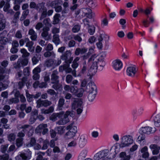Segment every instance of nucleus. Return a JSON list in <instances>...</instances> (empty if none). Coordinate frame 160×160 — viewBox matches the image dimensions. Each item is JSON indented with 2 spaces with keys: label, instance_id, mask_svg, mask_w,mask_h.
I'll return each instance as SVG.
<instances>
[{
  "label": "nucleus",
  "instance_id": "nucleus-1",
  "mask_svg": "<svg viewBox=\"0 0 160 160\" xmlns=\"http://www.w3.org/2000/svg\"><path fill=\"white\" fill-rule=\"evenodd\" d=\"M121 142L120 144H115L111 148L110 151L113 154V157H115L116 155L120 152V148H123L129 146L133 143V140L132 137L130 135H125L121 139Z\"/></svg>",
  "mask_w": 160,
  "mask_h": 160
},
{
  "label": "nucleus",
  "instance_id": "nucleus-2",
  "mask_svg": "<svg viewBox=\"0 0 160 160\" xmlns=\"http://www.w3.org/2000/svg\"><path fill=\"white\" fill-rule=\"evenodd\" d=\"M110 153L112 154V156L108 155L109 151L108 149H105L100 151L94 154L93 157V159L94 160H109L112 158L113 154H112L110 152Z\"/></svg>",
  "mask_w": 160,
  "mask_h": 160
},
{
  "label": "nucleus",
  "instance_id": "nucleus-3",
  "mask_svg": "<svg viewBox=\"0 0 160 160\" xmlns=\"http://www.w3.org/2000/svg\"><path fill=\"white\" fill-rule=\"evenodd\" d=\"M66 130H68L64 135V138L66 139H69L74 137L77 132V127L72 123L68 125L66 127Z\"/></svg>",
  "mask_w": 160,
  "mask_h": 160
},
{
  "label": "nucleus",
  "instance_id": "nucleus-4",
  "mask_svg": "<svg viewBox=\"0 0 160 160\" xmlns=\"http://www.w3.org/2000/svg\"><path fill=\"white\" fill-rule=\"evenodd\" d=\"M96 62L97 66L98 65L101 68H102L105 65L104 60L98 58L96 54L92 55L88 60V62Z\"/></svg>",
  "mask_w": 160,
  "mask_h": 160
},
{
  "label": "nucleus",
  "instance_id": "nucleus-5",
  "mask_svg": "<svg viewBox=\"0 0 160 160\" xmlns=\"http://www.w3.org/2000/svg\"><path fill=\"white\" fill-rule=\"evenodd\" d=\"M73 115L72 112L67 111L65 113H64L62 116L60 118V119L56 122V124L58 125L65 124L69 122V119L68 118V115L72 116Z\"/></svg>",
  "mask_w": 160,
  "mask_h": 160
},
{
  "label": "nucleus",
  "instance_id": "nucleus-6",
  "mask_svg": "<svg viewBox=\"0 0 160 160\" xmlns=\"http://www.w3.org/2000/svg\"><path fill=\"white\" fill-rule=\"evenodd\" d=\"M48 125L47 124L42 123L38 125L35 128V133L40 135L41 133L45 135L48 133V129L47 128Z\"/></svg>",
  "mask_w": 160,
  "mask_h": 160
},
{
  "label": "nucleus",
  "instance_id": "nucleus-7",
  "mask_svg": "<svg viewBox=\"0 0 160 160\" xmlns=\"http://www.w3.org/2000/svg\"><path fill=\"white\" fill-rule=\"evenodd\" d=\"M38 7L37 10L38 12L41 13L40 19L41 20L47 16V9L45 6L44 2H42L38 3Z\"/></svg>",
  "mask_w": 160,
  "mask_h": 160
},
{
  "label": "nucleus",
  "instance_id": "nucleus-8",
  "mask_svg": "<svg viewBox=\"0 0 160 160\" xmlns=\"http://www.w3.org/2000/svg\"><path fill=\"white\" fill-rule=\"evenodd\" d=\"M71 51L67 50L61 56V59L64 61L66 63L70 64L73 59V57H71Z\"/></svg>",
  "mask_w": 160,
  "mask_h": 160
},
{
  "label": "nucleus",
  "instance_id": "nucleus-9",
  "mask_svg": "<svg viewBox=\"0 0 160 160\" xmlns=\"http://www.w3.org/2000/svg\"><path fill=\"white\" fill-rule=\"evenodd\" d=\"M92 64L90 68L88 70L87 75L89 76V79H91L92 77L94 76L97 72L98 69V66H97V63L92 62Z\"/></svg>",
  "mask_w": 160,
  "mask_h": 160
},
{
  "label": "nucleus",
  "instance_id": "nucleus-10",
  "mask_svg": "<svg viewBox=\"0 0 160 160\" xmlns=\"http://www.w3.org/2000/svg\"><path fill=\"white\" fill-rule=\"evenodd\" d=\"M37 103V108H39L41 107H46L52 104L51 101H48V100H42L40 98L37 100L36 102Z\"/></svg>",
  "mask_w": 160,
  "mask_h": 160
},
{
  "label": "nucleus",
  "instance_id": "nucleus-11",
  "mask_svg": "<svg viewBox=\"0 0 160 160\" xmlns=\"http://www.w3.org/2000/svg\"><path fill=\"white\" fill-rule=\"evenodd\" d=\"M28 62V59L25 58L24 59L19 58L18 59L17 63L14 64V67L15 68H18L26 66Z\"/></svg>",
  "mask_w": 160,
  "mask_h": 160
},
{
  "label": "nucleus",
  "instance_id": "nucleus-12",
  "mask_svg": "<svg viewBox=\"0 0 160 160\" xmlns=\"http://www.w3.org/2000/svg\"><path fill=\"white\" fill-rule=\"evenodd\" d=\"M112 63L113 68L116 71H120L122 67V62L121 60L118 59L113 60L112 62Z\"/></svg>",
  "mask_w": 160,
  "mask_h": 160
},
{
  "label": "nucleus",
  "instance_id": "nucleus-13",
  "mask_svg": "<svg viewBox=\"0 0 160 160\" xmlns=\"http://www.w3.org/2000/svg\"><path fill=\"white\" fill-rule=\"evenodd\" d=\"M156 131L155 128H152L150 127H142L140 129V132L143 133L149 134L154 133Z\"/></svg>",
  "mask_w": 160,
  "mask_h": 160
},
{
  "label": "nucleus",
  "instance_id": "nucleus-14",
  "mask_svg": "<svg viewBox=\"0 0 160 160\" xmlns=\"http://www.w3.org/2000/svg\"><path fill=\"white\" fill-rule=\"evenodd\" d=\"M82 102L80 98H74L72 103V109L73 110L76 108L81 107L82 106Z\"/></svg>",
  "mask_w": 160,
  "mask_h": 160
},
{
  "label": "nucleus",
  "instance_id": "nucleus-15",
  "mask_svg": "<svg viewBox=\"0 0 160 160\" xmlns=\"http://www.w3.org/2000/svg\"><path fill=\"white\" fill-rule=\"evenodd\" d=\"M88 93H97V88L94 83L90 81L86 86Z\"/></svg>",
  "mask_w": 160,
  "mask_h": 160
},
{
  "label": "nucleus",
  "instance_id": "nucleus-16",
  "mask_svg": "<svg viewBox=\"0 0 160 160\" xmlns=\"http://www.w3.org/2000/svg\"><path fill=\"white\" fill-rule=\"evenodd\" d=\"M50 28L48 27H44L42 29L41 36L46 40H48L50 39V35H49L48 31Z\"/></svg>",
  "mask_w": 160,
  "mask_h": 160
},
{
  "label": "nucleus",
  "instance_id": "nucleus-17",
  "mask_svg": "<svg viewBox=\"0 0 160 160\" xmlns=\"http://www.w3.org/2000/svg\"><path fill=\"white\" fill-rule=\"evenodd\" d=\"M58 72L57 70L53 71L51 75V83L54 84L56 82H59V76H58Z\"/></svg>",
  "mask_w": 160,
  "mask_h": 160
},
{
  "label": "nucleus",
  "instance_id": "nucleus-18",
  "mask_svg": "<svg viewBox=\"0 0 160 160\" xmlns=\"http://www.w3.org/2000/svg\"><path fill=\"white\" fill-rule=\"evenodd\" d=\"M69 64L66 63L63 65H61L59 67V71L62 72L65 70L66 73H70L72 72V69L70 67Z\"/></svg>",
  "mask_w": 160,
  "mask_h": 160
},
{
  "label": "nucleus",
  "instance_id": "nucleus-19",
  "mask_svg": "<svg viewBox=\"0 0 160 160\" xmlns=\"http://www.w3.org/2000/svg\"><path fill=\"white\" fill-rule=\"evenodd\" d=\"M64 114V112L62 111L59 113H53L50 117V119L52 121H55L58 118H61Z\"/></svg>",
  "mask_w": 160,
  "mask_h": 160
},
{
  "label": "nucleus",
  "instance_id": "nucleus-20",
  "mask_svg": "<svg viewBox=\"0 0 160 160\" xmlns=\"http://www.w3.org/2000/svg\"><path fill=\"white\" fill-rule=\"evenodd\" d=\"M149 148L152 150L153 155H157L159 152L160 147L157 144H151L149 146Z\"/></svg>",
  "mask_w": 160,
  "mask_h": 160
},
{
  "label": "nucleus",
  "instance_id": "nucleus-21",
  "mask_svg": "<svg viewBox=\"0 0 160 160\" xmlns=\"http://www.w3.org/2000/svg\"><path fill=\"white\" fill-rule=\"evenodd\" d=\"M136 72V68L134 67H129L127 68V74L130 76H134Z\"/></svg>",
  "mask_w": 160,
  "mask_h": 160
},
{
  "label": "nucleus",
  "instance_id": "nucleus-22",
  "mask_svg": "<svg viewBox=\"0 0 160 160\" xmlns=\"http://www.w3.org/2000/svg\"><path fill=\"white\" fill-rule=\"evenodd\" d=\"M28 34L30 36V38L32 41H36L37 35L36 32L32 29H30L28 32Z\"/></svg>",
  "mask_w": 160,
  "mask_h": 160
},
{
  "label": "nucleus",
  "instance_id": "nucleus-23",
  "mask_svg": "<svg viewBox=\"0 0 160 160\" xmlns=\"http://www.w3.org/2000/svg\"><path fill=\"white\" fill-rule=\"evenodd\" d=\"M34 43L32 41L26 43V46L28 48L29 51L31 52H33L35 50V47L33 46Z\"/></svg>",
  "mask_w": 160,
  "mask_h": 160
},
{
  "label": "nucleus",
  "instance_id": "nucleus-24",
  "mask_svg": "<svg viewBox=\"0 0 160 160\" xmlns=\"http://www.w3.org/2000/svg\"><path fill=\"white\" fill-rule=\"evenodd\" d=\"M41 55L39 53L36 54L32 58V60L33 65L36 64L40 60Z\"/></svg>",
  "mask_w": 160,
  "mask_h": 160
},
{
  "label": "nucleus",
  "instance_id": "nucleus-25",
  "mask_svg": "<svg viewBox=\"0 0 160 160\" xmlns=\"http://www.w3.org/2000/svg\"><path fill=\"white\" fill-rule=\"evenodd\" d=\"M154 124L156 127H160V115L158 114L153 117Z\"/></svg>",
  "mask_w": 160,
  "mask_h": 160
},
{
  "label": "nucleus",
  "instance_id": "nucleus-26",
  "mask_svg": "<svg viewBox=\"0 0 160 160\" xmlns=\"http://www.w3.org/2000/svg\"><path fill=\"white\" fill-rule=\"evenodd\" d=\"M87 51V49L85 48H77L75 52V54L76 55H78L80 53L81 54L86 53Z\"/></svg>",
  "mask_w": 160,
  "mask_h": 160
},
{
  "label": "nucleus",
  "instance_id": "nucleus-27",
  "mask_svg": "<svg viewBox=\"0 0 160 160\" xmlns=\"http://www.w3.org/2000/svg\"><path fill=\"white\" fill-rule=\"evenodd\" d=\"M28 157L25 153H20L15 157L16 160H26Z\"/></svg>",
  "mask_w": 160,
  "mask_h": 160
},
{
  "label": "nucleus",
  "instance_id": "nucleus-28",
  "mask_svg": "<svg viewBox=\"0 0 160 160\" xmlns=\"http://www.w3.org/2000/svg\"><path fill=\"white\" fill-rule=\"evenodd\" d=\"M52 41L56 46L60 43V40L58 34H54L53 36Z\"/></svg>",
  "mask_w": 160,
  "mask_h": 160
},
{
  "label": "nucleus",
  "instance_id": "nucleus-29",
  "mask_svg": "<svg viewBox=\"0 0 160 160\" xmlns=\"http://www.w3.org/2000/svg\"><path fill=\"white\" fill-rule=\"evenodd\" d=\"M53 85L52 86V88L56 91H61L62 90V85L59 83V82H56L53 84Z\"/></svg>",
  "mask_w": 160,
  "mask_h": 160
},
{
  "label": "nucleus",
  "instance_id": "nucleus-30",
  "mask_svg": "<svg viewBox=\"0 0 160 160\" xmlns=\"http://www.w3.org/2000/svg\"><path fill=\"white\" fill-rule=\"evenodd\" d=\"M119 157L122 160H129L130 158V156L127 155L125 152H122L119 154Z\"/></svg>",
  "mask_w": 160,
  "mask_h": 160
},
{
  "label": "nucleus",
  "instance_id": "nucleus-31",
  "mask_svg": "<svg viewBox=\"0 0 160 160\" xmlns=\"http://www.w3.org/2000/svg\"><path fill=\"white\" fill-rule=\"evenodd\" d=\"M85 15L87 17L90 18H92L93 14H92V10L89 8H86L84 10Z\"/></svg>",
  "mask_w": 160,
  "mask_h": 160
},
{
  "label": "nucleus",
  "instance_id": "nucleus-32",
  "mask_svg": "<svg viewBox=\"0 0 160 160\" xmlns=\"http://www.w3.org/2000/svg\"><path fill=\"white\" fill-rule=\"evenodd\" d=\"M54 111V108L52 106H51L47 109H41V113L42 114H48Z\"/></svg>",
  "mask_w": 160,
  "mask_h": 160
},
{
  "label": "nucleus",
  "instance_id": "nucleus-33",
  "mask_svg": "<svg viewBox=\"0 0 160 160\" xmlns=\"http://www.w3.org/2000/svg\"><path fill=\"white\" fill-rule=\"evenodd\" d=\"M88 68V66L87 64L86 61H85L82 64L80 73L82 74H85L87 71Z\"/></svg>",
  "mask_w": 160,
  "mask_h": 160
},
{
  "label": "nucleus",
  "instance_id": "nucleus-34",
  "mask_svg": "<svg viewBox=\"0 0 160 160\" xmlns=\"http://www.w3.org/2000/svg\"><path fill=\"white\" fill-rule=\"evenodd\" d=\"M44 56L45 58H48L52 57V58H55L56 54L53 51H47L44 54Z\"/></svg>",
  "mask_w": 160,
  "mask_h": 160
},
{
  "label": "nucleus",
  "instance_id": "nucleus-35",
  "mask_svg": "<svg viewBox=\"0 0 160 160\" xmlns=\"http://www.w3.org/2000/svg\"><path fill=\"white\" fill-rule=\"evenodd\" d=\"M54 61L53 59H50L45 61V65L47 67H51L54 65Z\"/></svg>",
  "mask_w": 160,
  "mask_h": 160
},
{
  "label": "nucleus",
  "instance_id": "nucleus-36",
  "mask_svg": "<svg viewBox=\"0 0 160 160\" xmlns=\"http://www.w3.org/2000/svg\"><path fill=\"white\" fill-rule=\"evenodd\" d=\"M56 128L58 133L60 135L64 134L65 131V129L64 126L58 127Z\"/></svg>",
  "mask_w": 160,
  "mask_h": 160
},
{
  "label": "nucleus",
  "instance_id": "nucleus-37",
  "mask_svg": "<svg viewBox=\"0 0 160 160\" xmlns=\"http://www.w3.org/2000/svg\"><path fill=\"white\" fill-rule=\"evenodd\" d=\"M20 52L22 54V57L23 58H26L29 56L30 54L24 48L20 49Z\"/></svg>",
  "mask_w": 160,
  "mask_h": 160
},
{
  "label": "nucleus",
  "instance_id": "nucleus-38",
  "mask_svg": "<svg viewBox=\"0 0 160 160\" xmlns=\"http://www.w3.org/2000/svg\"><path fill=\"white\" fill-rule=\"evenodd\" d=\"M65 100L63 98H60L58 102V108L59 110L62 109L64 104Z\"/></svg>",
  "mask_w": 160,
  "mask_h": 160
},
{
  "label": "nucleus",
  "instance_id": "nucleus-39",
  "mask_svg": "<svg viewBox=\"0 0 160 160\" xmlns=\"http://www.w3.org/2000/svg\"><path fill=\"white\" fill-rule=\"evenodd\" d=\"M29 13V10L27 9L24 10L22 13L21 16L20 18V20L21 21L23 20L26 18Z\"/></svg>",
  "mask_w": 160,
  "mask_h": 160
},
{
  "label": "nucleus",
  "instance_id": "nucleus-40",
  "mask_svg": "<svg viewBox=\"0 0 160 160\" xmlns=\"http://www.w3.org/2000/svg\"><path fill=\"white\" fill-rule=\"evenodd\" d=\"M23 138H18L16 140V145L18 148L21 147L23 144Z\"/></svg>",
  "mask_w": 160,
  "mask_h": 160
},
{
  "label": "nucleus",
  "instance_id": "nucleus-41",
  "mask_svg": "<svg viewBox=\"0 0 160 160\" xmlns=\"http://www.w3.org/2000/svg\"><path fill=\"white\" fill-rule=\"evenodd\" d=\"M27 80V78L26 77H23L21 81H19L18 83V88L21 89L24 86Z\"/></svg>",
  "mask_w": 160,
  "mask_h": 160
},
{
  "label": "nucleus",
  "instance_id": "nucleus-42",
  "mask_svg": "<svg viewBox=\"0 0 160 160\" xmlns=\"http://www.w3.org/2000/svg\"><path fill=\"white\" fill-rule=\"evenodd\" d=\"M38 156L36 160H47V158H43V156L45 155V153L44 152H39L37 154Z\"/></svg>",
  "mask_w": 160,
  "mask_h": 160
},
{
  "label": "nucleus",
  "instance_id": "nucleus-43",
  "mask_svg": "<svg viewBox=\"0 0 160 160\" xmlns=\"http://www.w3.org/2000/svg\"><path fill=\"white\" fill-rule=\"evenodd\" d=\"M36 143V141L35 138L33 137L31 138L30 141V143L27 144L26 146L28 147H31L34 146Z\"/></svg>",
  "mask_w": 160,
  "mask_h": 160
},
{
  "label": "nucleus",
  "instance_id": "nucleus-44",
  "mask_svg": "<svg viewBox=\"0 0 160 160\" xmlns=\"http://www.w3.org/2000/svg\"><path fill=\"white\" fill-rule=\"evenodd\" d=\"M97 93H89L88 99L89 101H92L95 98Z\"/></svg>",
  "mask_w": 160,
  "mask_h": 160
},
{
  "label": "nucleus",
  "instance_id": "nucleus-45",
  "mask_svg": "<svg viewBox=\"0 0 160 160\" xmlns=\"http://www.w3.org/2000/svg\"><path fill=\"white\" fill-rule=\"evenodd\" d=\"M30 127L29 125L26 124L22 126L20 128L22 129L21 131L25 133L26 132L28 131L30 129Z\"/></svg>",
  "mask_w": 160,
  "mask_h": 160
},
{
  "label": "nucleus",
  "instance_id": "nucleus-46",
  "mask_svg": "<svg viewBox=\"0 0 160 160\" xmlns=\"http://www.w3.org/2000/svg\"><path fill=\"white\" fill-rule=\"evenodd\" d=\"M6 21L5 19L0 20V31L3 30L5 28Z\"/></svg>",
  "mask_w": 160,
  "mask_h": 160
},
{
  "label": "nucleus",
  "instance_id": "nucleus-47",
  "mask_svg": "<svg viewBox=\"0 0 160 160\" xmlns=\"http://www.w3.org/2000/svg\"><path fill=\"white\" fill-rule=\"evenodd\" d=\"M86 4L90 8L95 7V4L93 0H87L86 1Z\"/></svg>",
  "mask_w": 160,
  "mask_h": 160
},
{
  "label": "nucleus",
  "instance_id": "nucleus-48",
  "mask_svg": "<svg viewBox=\"0 0 160 160\" xmlns=\"http://www.w3.org/2000/svg\"><path fill=\"white\" fill-rule=\"evenodd\" d=\"M60 17V15L59 14L57 13L55 14L53 17V24H56L58 23L59 21V18Z\"/></svg>",
  "mask_w": 160,
  "mask_h": 160
},
{
  "label": "nucleus",
  "instance_id": "nucleus-49",
  "mask_svg": "<svg viewBox=\"0 0 160 160\" xmlns=\"http://www.w3.org/2000/svg\"><path fill=\"white\" fill-rule=\"evenodd\" d=\"M8 38L4 37H0V43L2 44L5 45L8 42Z\"/></svg>",
  "mask_w": 160,
  "mask_h": 160
},
{
  "label": "nucleus",
  "instance_id": "nucleus-50",
  "mask_svg": "<svg viewBox=\"0 0 160 160\" xmlns=\"http://www.w3.org/2000/svg\"><path fill=\"white\" fill-rule=\"evenodd\" d=\"M43 24L46 26V27H51V24L50 23V20L49 18H47L44 19L43 21Z\"/></svg>",
  "mask_w": 160,
  "mask_h": 160
},
{
  "label": "nucleus",
  "instance_id": "nucleus-51",
  "mask_svg": "<svg viewBox=\"0 0 160 160\" xmlns=\"http://www.w3.org/2000/svg\"><path fill=\"white\" fill-rule=\"evenodd\" d=\"M95 32V27L93 26H90L88 27V32L90 35H93Z\"/></svg>",
  "mask_w": 160,
  "mask_h": 160
},
{
  "label": "nucleus",
  "instance_id": "nucleus-52",
  "mask_svg": "<svg viewBox=\"0 0 160 160\" xmlns=\"http://www.w3.org/2000/svg\"><path fill=\"white\" fill-rule=\"evenodd\" d=\"M80 26L79 25H76L74 26L72 29V31L73 33L78 32L80 30Z\"/></svg>",
  "mask_w": 160,
  "mask_h": 160
},
{
  "label": "nucleus",
  "instance_id": "nucleus-53",
  "mask_svg": "<svg viewBox=\"0 0 160 160\" xmlns=\"http://www.w3.org/2000/svg\"><path fill=\"white\" fill-rule=\"evenodd\" d=\"M8 140L10 142L13 141L15 139L16 136L14 133H12L8 136Z\"/></svg>",
  "mask_w": 160,
  "mask_h": 160
},
{
  "label": "nucleus",
  "instance_id": "nucleus-54",
  "mask_svg": "<svg viewBox=\"0 0 160 160\" xmlns=\"http://www.w3.org/2000/svg\"><path fill=\"white\" fill-rule=\"evenodd\" d=\"M38 4H37L36 3L34 2H30L29 4V7L31 9H35L37 10L38 9Z\"/></svg>",
  "mask_w": 160,
  "mask_h": 160
},
{
  "label": "nucleus",
  "instance_id": "nucleus-55",
  "mask_svg": "<svg viewBox=\"0 0 160 160\" xmlns=\"http://www.w3.org/2000/svg\"><path fill=\"white\" fill-rule=\"evenodd\" d=\"M70 92L74 94H76L78 92V88L76 87L72 86L70 87Z\"/></svg>",
  "mask_w": 160,
  "mask_h": 160
},
{
  "label": "nucleus",
  "instance_id": "nucleus-56",
  "mask_svg": "<svg viewBox=\"0 0 160 160\" xmlns=\"http://www.w3.org/2000/svg\"><path fill=\"white\" fill-rule=\"evenodd\" d=\"M9 104H11L12 103H17L19 102V100L18 98L17 97H15L9 99Z\"/></svg>",
  "mask_w": 160,
  "mask_h": 160
},
{
  "label": "nucleus",
  "instance_id": "nucleus-57",
  "mask_svg": "<svg viewBox=\"0 0 160 160\" xmlns=\"http://www.w3.org/2000/svg\"><path fill=\"white\" fill-rule=\"evenodd\" d=\"M49 144V141L48 140H45L43 141V145L42 148V150L46 149L48 148Z\"/></svg>",
  "mask_w": 160,
  "mask_h": 160
},
{
  "label": "nucleus",
  "instance_id": "nucleus-58",
  "mask_svg": "<svg viewBox=\"0 0 160 160\" xmlns=\"http://www.w3.org/2000/svg\"><path fill=\"white\" fill-rule=\"evenodd\" d=\"M73 79L72 76L70 74H68L66 77V82L68 83L71 82Z\"/></svg>",
  "mask_w": 160,
  "mask_h": 160
},
{
  "label": "nucleus",
  "instance_id": "nucleus-59",
  "mask_svg": "<svg viewBox=\"0 0 160 160\" xmlns=\"http://www.w3.org/2000/svg\"><path fill=\"white\" fill-rule=\"evenodd\" d=\"M58 1L56 0L52 1L50 3V5L51 7L54 8L55 7L57 6V5H58Z\"/></svg>",
  "mask_w": 160,
  "mask_h": 160
},
{
  "label": "nucleus",
  "instance_id": "nucleus-60",
  "mask_svg": "<svg viewBox=\"0 0 160 160\" xmlns=\"http://www.w3.org/2000/svg\"><path fill=\"white\" fill-rule=\"evenodd\" d=\"M26 96L27 98V100L29 102H31L32 100V98H33L32 95H30L26 91Z\"/></svg>",
  "mask_w": 160,
  "mask_h": 160
},
{
  "label": "nucleus",
  "instance_id": "nucleus-61",
  "mask_svg": "<svg viewBox=\"0 0 160 160\" xmlns=\"http://www.w3.org/2000/svg\"><path fill=\"white\" fill-rule=\"evenodd\" d=\"M41 71V68L38 67L35 68L32 71L33 74H38Z\"/></svg>",
  "mask_w": 160,
  "mask_h": 160
},
{
  "label": "nucleus",
  "instance_id": "nucleus-62",
  "mask_svg": "<svg viewBox=\"0 0 160 160\" xmlns=\"http://www.w3.org/2000/svg\"><path fill=\"white\" fill-rule=\"evenodd\" d=\"M29 68L27 67L25 68L23 70V73L25 76H28L29 74Z\"/></svg>",
  "mask_w": 160,
  "mask_h": 160
},
{
  "label": "nucleus",
  "instance_id": "nucleus-63",
  "mask_svg": "<svg viewBox=\"0 0 160 160\" xmlns=\"http://www.w3.org/2000/svg\"><path fill=\"white\" fill-rule=\"evenodd\" d=\"M51 137L52 138H55L57 135L56 132L54 130L52 129L50 131Z\"/></svg>",
  "mask_w": 160,
  "mask_h": 160
},
{
  "label": "nucleus",
  "instance_id": "nucleus-64",
  "mask_svg": "<svg viewBox=\"0 0 160 160\" xmlns=\"http://www.w3.org/2000/svg\"><path fill=\"white\" fill-rule=\"evenodd\" d=\"M10 8V4L8 2H6V3L5 4V6L3 8L4 11L6 12H8Z\"/></svg>",
  "mask_w": 160,
  "mask_h": 160
}]
</instances>
